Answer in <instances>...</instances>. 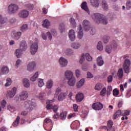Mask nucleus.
<instances>
[{"mask_svg": "<svg viewBox=\"0 0 131 131\" xmlns=\"http://www.w3.org/2000/svg\"><path fill=\"white\" fill-rule=\"evenodd\" d=\"M118 47V44L115 41H112L111 43V48L110 46H107L105 48V52L108 53V54H110L111 53L112 50H116Z\"/></svg>", "mask_w": 131, "mask_h": 131, "instance_id": "20e7f679", "label": "nucleus"}, {"mask_svg": "<svg viewBox=\"0 0 131 131\" xmlns=\"http://www.w3.org/2000/svg\"><path fill=\"white\" fill-rule=\"evenodd\" d=\"M37 42V39H36L35 42H33L31 45L30 52L32 55L35 54L36 52H37V50L38 49V45Z\"/></svg>", "mask_w": 131, "mask_h": 131, "instance_id": "39448f33", "label": "nucleus"}, {"mask_svg": "<svg viewBox=\"0 0 131 131\" xmlns=\"http://www.w3.org/2000/svg\"><path fill=\"white\" fill-rule=\"evenodd\" d=\"M28 98V93L27 91H23L20 94L18 98L20 99V101H24Z\"/></svg>", "mask_w": 131, "mask_h": 131, "instance_id": "1a4fd4ad", "label": "nucleus"}, {"mask_svg": "<svg viewBox=\"0 0 131 131\" xmlns=\"http://www.w3.org/2000/svg\"><path fill=\"white\" fill-rule=\"evenodd\" d=\"M126 8L127 10H129L131 8V3L130 1H128L127 2L126 4Z\"/></svg>", "mask_w": 131, "mask_h": 131, "instance_id": "6e6d98bb", "label": "nucleus"}, {"mask_svg": "<svg viewBox=\"0 0 131 131\" xmlns=\"http://www.w3.org/2000/svg\"><path fill=\"white\" fill-rule=\"evenodd\" d=\"M102 6L103 10H108V4H107V2L106 1L103 0L102 2Z\"/></svg>", "mask_w": 131, "mask_h": 131, "instance_id": "c9c22d12", "label": "nucleus"}, {"mask_svg": "<svg viewBox=\"0 0 131 131\" xmlns=\"http://www.w3.org/2000/svg\"><path fill=\"white\" fill-rule=\"evenodd\" d=\"M25 6L29 9V10H32L34 8L33 4H26Z\"/></svg>", "mask_w": 131, "mask_h": 131, "instance_id": "4d7b16f0", "label": "nucleus"}, {"mask_svg": "<svg viewBox=\"0 0 131 131\" xmlns=\"http://www.w3.org/2000/svg\"><path fill=\"white\" fill-rule=\"evenodd\" d=\"M37 77H38V72L35 73V74L30 78V80L31 81H35Z\"/></svg>", "mask_w": 131, "mask_h": 131, "instance_id": "58836bf2", "label": "nucleus"}, {"mask_svg": "<svg viewBox=\"0 0 131 131\" xmlns=\"http://www.w3.org/2000/svg\"><path fill=\"white\" fill-rule=\"evenodd\" d=\"M92 18L93 20L96 22L97 23H102V24H108V20H107V17L106 16H103L102 14H100V13H95L92 15Z\"/></svg>", "mask_w": 131, "mask_h": 131, "instance_id": "f03ea898", "label": "nucleus"}, {"mask_svg": "<svg viewBox=\"0 0 131 131\" xmlns=\"http://www.w3.org/2000/svg\"><path fill=\"white\" fill-rule=\"evenodd\" d=\"M85 55L84 54H82L81 55V58H80V61H79L80 64H82V63H83V62H84V60H85L84 57H85Z\"/></svg>", "mask_w": 131, "mask_h": 131, "instance_id": "3c124183", "label": "nucleus"}, {"mask_svg": "<svg viewBox=\"0 0 131 131\" xmlns=\"http://www.w3.org/2000/svg\"><path fill=\"white\" fill-rule=\"evenodd\" d=\"M81 9H82V10H84V11L86 12V13H88V14H90V10H89V8L88 7L86 2H84L82 3Z\"/></svg>", "mask_w": 131, "mask_h": 131, "instance_id": "5701e85b", "label": "nucleus"}, {"mask_svg": "<svg viewBox=\"0 0 131 131\" xmlns=\"http://www.w3.org/2000/svg\"><path fill=\"white\" fill-rule=\"evenodd\" d=\"M87 77L88 78H93L94 77V75L91 72L87 73Z\"/></svg>", "mask_w": 131, "mask_h": 131, "instance_id": "69168bd1", "label": "nucleus"}, {"mask_svg": "<svg viewBox=\"0 0 131 131\" xmlns=\"http://www.w3.org/2000/svg\"><path fill=\"white\" fill-rule=\"evenodd\" d=\"M67 96L66 93H61L58 96V101H63L65 99V97Z\"/></svg>", "mask_w": 131, "mask_h": 131, "instance_id": "a878e982", "label": "nucleus"}, {"mask_svg": "<svg viewBox=\"0 0 131 131\" xmlns=\"http://www.w3.org/2000/svg\"><path fill=\"white\" fill-rule=\"evenodd\" d=\"M84 79H81L77 83V88L78 89H79L80 88H81V86H83V85L84 84Z\"/></svg>", "mask_w": 131, "mask_h": 131, "instance_id": "c756f323", "label": "nucleus"}, {"mask_svg": "<svg viewBox=\"0 0 131 131\" xmlns=\"http://www.w3.org/2000/svg\"><path fill=\"white\" fill-rule=\"evenodd\" d=\"M67 115V112L61 113L60 114V119H61L62 120H65V119H66Z\"/></svg>", "mask_w": 131, "mask_h": 131, "instance_id": "4c0bfd02", "label": "nucleus"}, {"mask_svg": "<svg viewBox=\"0 0 131 131\" xmlns=\"http://www.w3.org/2000/svg\"><path fill=\"white\" fill-rule=\"evenodd\" d=\"M22 63V61H21V60L20 59H18L15 63V66L16 67H17V68H18V67H19V66H20L21 65V63Z\"/></svg>", "mask_w": 131, "mask_h": 131, "instance_id": "13d9d810", "label": "nucleus"}, {"mask_svg": "<svg viewBox=\"0 0 131 131\" xmlns=\"http://www.w3.org/2000/svg\"><path fill=\"white\" fill-rule=\"evenodd\" d=\"M112 92V86H108L106 90V95L107 96H110L111 95V92Z\"/></svg>", "mask_w": 131, "mask_h": 131, "instance_id": "37998d69", "label": "nucleus"}, {"mask_svg": "<svg viewBox=\"0 0 131 131\" xmlns=\"http://www.w3.org/2000/svg\"><path fill=\"white\" fill-rule=\"evenodd\" d=\"M131 96V91L128 90L126 95V98H129Z\"/></svg>", "mask_w": 131, "mask_h": 131, "instance_id": "338daca9", "label": "nucleus"}, {"mask_svg": "<svg viewBox=\"0 0 131 131\" xmlns=\"http://www.w3.org/2000/svg\"><path fill=\"white\" fill-rule=\"evenodd\" d=\"M129 67H130V60L126 59L123 64V69L125 73H129Z\"/></svg>", "mask_w": 131, "mask_h": 131, "instance_id": "423d86ee", "label": "nucleus"}, {"mask_svg": "<svg viewBox=\"0 0 131 131\" xmlns=\"http://www.w3.org/2000/svg\"><path fill=\"white\" fill-rule=\"evenodd\" d=\"M6 105H7V101L6 100H3L1 102V106L2 108H5L6 107Z\"/></svg>", "mask_w": 131, "mask_h": 131, "instance_id": "680f3d73", "label": "nucleus"}, {"mask_svg": "<svg viewBox=\"0 0 131 131\" xmlns=\"http://www.w3.org/2000/svg\"><path fill=\"white\" fill-rule=\"evenodd\" d=\"M21 32H12L11 36L14 39H16L18 40V39L21 37Z\"/></svg>", "mask_w": 131, "mask_h": 131, "instance_id": "2eb2a0df", "label": "nucleus"}, {"mask_svg": "<svg viewBox=\"0 0 131 131\" xmlns=\"http://www.w3.org/2000/svg\"><path fill=\"white\" fill-rule=\"evenodd\" d=\"M1 72L0 73V75H3V74H8L9 73V68L6 66H3L1 69Z\"/></svg>", "mask_w": 131, "mask_h": 131, "instance_id": "4be33fe9", "label": "nucleus"}, {"mask_svg": "<svg viewBox=\"0 0 131 131\" xmlns=\"http://www.w3.org/2000/svg\"><path fill=\"white\" fill-rule=\"evenodd\" d=\"M54 102H55L54 100H50L47 101L46 104L47 105L46 106V108L47 110H51V109H53V105L50 103H53Z\"/></svg>", "mask_w": 131, "mask_h": 131, "instance_id": "412c9836", "label": "nucleus"}, {"mask_svg": "<svg viewBox=\"0 0 131 131\" xmlns=\"http://www.w3.org/2000/svg\"><path fill=\"white\" fill-rule=\"evenodd\" d=\"M19 122H20V117L17 116L15 121L13 123V126H17V125L19 124Z\"/></svg>", "mask_w": 131, "mask_h": 131, "instance_id": "ea45409f", "label": "nucleus"}, {"mask_svg": "<svg viewBox=\"0 0 131 131\" xmlns=\"http://www.w3.org/2000/svg\"><path fill=\"white\" fill-rule=\"evenodd\" d=\"M8 18L7 17H3L1 16V18L0 19V23L1 25H7L8 24Z\"/></svg>", "mask_w": 131, "mask_h": 131, "instance_id": "393cba45", "label": "nucleus"}, {"mask_svg": "<svg viewBox=\"0 0 131 131\" xmlns=\"http://www.w3.org/2000/svg\"><path fill=\"white\" fill-rule=\"evenodd\" d=\"M78 37L80 39L82 38V36H83V32H82V27L81 25H79L78 27Z\"/></svg>", "mask_w": 131, "mask_h": 131, "instance_id": "6ab92c4d", "label": "nucleus"}, {"mask_svg": "<svg viewBox=\"0 0 131 131\" xmlns=\"http://www.w3.org/2000/svg\"><path fill=\"white\" fill-rule=\"evenodd\" d=\"M18 15L20 18H27L28 16L29 15V11L27 10H23L19 12Z\"/></svg>", "mask_w": 131, "mask_h": 131, "instance_id": "f8f14e48", "label": "nucleus"}, {"mask_svg": "<svg viewBox=\"0 0 131 131\" xmlns=\"http://www.w3.org/2000/svg\"><path fill=\"white\" fill-rule=\"evenodd\" d=\"M58 108L59 107H58V106L53 105V106L52 107V110H53V112H54L55 113H56L58 111Z\"/></svg>", "mask_w": 131, "mask_h": 131, "instance_id": "052dcab7", "label": "nucleus"}, {"mask_svg": "<svg viewBox=\"0 0 131 131\" xmlns=\"http://www.w3.org/2000/svg\"><path fill=\"white\" fill-rule=\"evenodd\" d=\"M51 25V23L48 19H45L43 21L42 26L44 27L45 28H49L50 26Z\"/></svg>", "mask_w": 131, "mask_h": 131, "instance_id": "c85d7f7f", "label": "nucleus"}, {"mask_svg": "<svg viewBox=\"0 0 131 131\" xmlns=\"http://www.w3.org/2000/svg\"><path fill=\"white\" fill-rule=\"evenodd\" d=\"M113 125V121H112V120H108V121L107 122V127H108L109 128H111Z\"/></svg>", "mask_w": 131, "mask_h": 131, "instance_id": "864d4df0", "label": "nucleus"}, {"mask_svg": "<svg viewBox=\"0 0 131 131\" xmlns=\"http://www.w3.org/2000/svg\"><path fill=\"white\" fill-rule=\"evenodd\" d=\"M59 61L61 67H66V66H67V64H68V61L64 57H60Z\"/></svg>", "mask_w": 131, "mask_h": 131, "instance_id": "4468645a", "label": "nucleus"}, {"mask_svg": "<svg viewBox=\"0 0 131 131\" xmlns=\"http://www.w3.org/2000/svg\"><path fill=\"white\" fill-rule=\"evenodd\" d=\"M27 49V44L26 41L23 40L20 43V49H17L15 52V55L17 58L21 57V54H22L23 51H26Z\"/></svg>", "mask_w": 131, "mask_h": 131, "instance_id": "7ed1b4c3", "label": "nucleus"}, {"mask_svg": "<svg viewBox=\"0 0 131 131\" xmlns=\"http://www.w3.org/2000/svg\"><path fill=\"white\" fill-rule=\"evenodd\" d=\"M46 86L47 89H51V88H53V80H49L47 82Z\"/></svg>", "mask_w": 131, "mask_h": 131, "instance_id": "72a5a7b5", "label": "nucleus"}, {"mask_svg": "<svg viewBox=\"0 0 131 131\" xmlns=\"http://www.w3.org/2000/svg\"><path fill=\"white\" fill-rule=\"evenodd\" d=\"M69 37L71 41H73L75 40V32L74 30H71L69 31Z\"/></svg>", "mask_w": 131, "mask_h": 131, "instance_id": "dca6fc26", "label": "nucleus"}, {"mask_svg": "<svg viewBox=\"0 0 131 131\" xmlns=\"http://www.w3.org/2000/svg\"><path fill=\"white\" fill-rule=\"evenodd\" d=\"M85 58L87 61H91L92 60H93V57L91 56V55H90L89 53H87L85 54Z\"/></svg>", "mask_w": 131, "mask_h": 131, "instance_id": "de8ad7c7", "label": "nucleus"}, {"mask_svg": "<svg viewBox=\"0 0 131 131\" xmlns=\"http://www.w3.org/2000/svg\"><path fill=\"white\" fill-rule=\"evenodd\" d=\"M36 66V63L34 61L30 62L27 66V70L28 71H33L34 67Z\"/></svg>", "mask_w": 131, "mask_h": 131, "instance_id": "ddd939ff", "label": "nucleus"}, {"mask_svg": "<svg viewBox=\"0 0 131 131\" xmlns=\"http://www.w3.org/2000/svg\"><path fill=\"white\" fill-rule=\"evenodd\" d=\"M83 28L85 31H89L91 27L90 21L88 20H84L82 23Z\"/></svg>", "mask_w": 131, "mask_h": 131, "instance_id": "9b49d317", "label": "nucleus"}, {"mask_svg": "<svg viewBox=\"0 0 131 131\" xmlns=\"http://www.w3.org/2000/svg\"><path fill=\"white\" fill-rule=\"evenodd\" d=\"M97 49H98L99 51H102L103 50V45L101 41L98 42L97 46Z\"/></svg>", "mask_w": 131, "mask_h": 131, "instance_id": "a18cd8bd", "label": "nucleus"}, {"mask_svg": "<svg viewBox=\"0 0 131 131\" xmlns=\"http://www.w3.org/2000/svg\"><path fill=\"white\" fill-rule=\"evenodd\" d=\"M45 124L52 125V120H51L50 119H46L45 120Z\"/></svg>", "mask_w": 131, "mask_h": 131, "instance_id": "5fc2aeb1", "label": "nucleus"}, {"mask_svg": "<svg viewBox=\"0 0 131 131\" xmlns=\"http://www.w3.org/2000/svg\"><path fill=\"white\" fill-rule=\"evenodd\" d=\"M93 109L94 110H102L103 109V105L100 102L94 103L92 106Z\"/></svg>", "mask_w": 131, "mask_h": 131, "instance_id": "9d476101", "label": "nucleus"}, {"mask_svg": "<svg viewBox=\"0 0 131 131\" xmlns=\"http://www.w3.org/2000/svg\"><path fill=\"white\" fill-rule=\"evenodd\" d=\"M74 111L77 112L78 111V106L77 104H73Z\"/></svg>", "mask_w": 131, "mask_h": 131, "instance_id": "0e129e2a", "label": "nucleus"}, {"mask_svg": "<svg viewBox=\"0 0 131 131\" xmlns=\"http://www.w3.org/2000/svg\"><path fill=\"white\" fill-rule=\"evenodd\" d=\"M130 113L129 110H124L122 111V115L123 116H126V115H129Z\"/></svg>", "mask_w": 131, "mask_h": 131, "instance_id": "49530a36", "label": "nucleus"}, {"mask_svg": "<svg viewBox=\"0 0 131 131\" xmlns=\"http://www.w3.org/2000/svg\"><path fill=\"white\" fill-rule=\"evenodd\" d=\"M68 84L70 86H74L75 85V82H76V80L75 78L73 77L71 78L70 79H68Z\"/></svg>", "mask_w": 131, "mask_h": 131, "instance_id": "f3484780", "label": "nucleus"}, {"mask_svg": "<svg viewBox=\"0 0 131 131\" xmlns=\"http://www.w3.org/2000/svg\"><path fill=\"white\" fill-rule=\"evenodd\" d=\"M83 98H84V96L82 93H79L76 96L77 102H81L83 100Z\"/></svg>", "mask_w": 131, "mask_h": 131, "instance_id": "aec40b11", "label": "nucleus"}, {"mask_svg": "<svg viewBox=\"0 0 131 131\" xmlns=\"http://www.w3.org/2000/svg\"><path fill=\"white\" fill-rule=\"evenodd\" d=\"M113 94L115 96H118V95H119V91L116 89H115L113 91Z\"/></svg>", "mask_w": 131, "mask_h": 131, "instance_id": "603ef678", "label": "nucleus"}, {"mask_svg": "<svg viewBox=\"0 0 131 131\" xmlns=\"http://www.w3.org/2000/svg\"><path fill=\"white\" fill-rule=\"evenodd\" d=\"M12 84V79L10 78H7L6 79V83L5 84V86H10Z\"/></svg>", "mask_w": 131, "mask_h": 131, "instance_id": "79ce46f5", "label": "nucleus"}, {"mask_svg": "<svg viewBox=\"0 0 131 131\" xmlns=\"http://www.w3.org/2000/svg\"><path fill=\"white\" fill-rule=\"evenodd\" d=\"M75 73L77 77H78L80 75V71L79 70H76Z\"/></svg>", "mask_w": 131, "mask_h": 131, "instance_id": "774afa93", "label": "nucleus"}, {"mask_svg": "<svg viewBox=\"0 0 131 131\" xmlns=\"http://www.w3.org/2000/svg\"><path fill=\"white\" fill-rule=\"evenodd\" d=\"M106 92H107V89H106V88H103L100 91V96H102V97H104V96H106V94H107Z\"/></svg>", "mask_w": 131, "mask_h": 131, "instance_id": "e433bc0d", "label": "nucleus"}, {"mask_svg": "<svg viewBox=\"0 0 131 131\" xmlns=\"http://www.w3.org/2000/svg\"><path fill=\"white\" fill-rule=\"evenodd\" d=\"M117 76L120 79L123 77V70L122 68L119 69L118 71Z\"/></svg>", "mask_w": 131, "mask_h": 131, "instance_id": "2f4dec72", "label": "nucleus"}, {"mask_svg": "<svg viewBox=\"0 0 131 131\" xmlns=\"http://www.w3.org/2000/svg\"><path fill=\"white\" fill-rule=\"evenodd\" d=\"M102 89H103V84L101 83H97L94 88L95 91H101Z\"/></svg>", "mask_w": 131, "mask_h": 131, "instance_id": "cd10ccee", "label": "nucleus"}, {"mask_svg": "<svg viewBox=\"0 0 131 131\" xmlns=\"http://www.w3.org/2000/svg\"><path fill=\"white\" fill-rule=\"evenodd\" d=\"M27 29H28V25L27 24L23 25L20 27V30H21V31H25L26 30H27Z\"/></svg>", "mask_w": 131, "mask_h": 131, "instance_id": "09e8293b", "label": "nucleus"}, {"mask_svg": "<svg viewBox=\"0 0 131 131\" xmlns=\"http://www.w3.org/2000/svg\"><path fill=\"white\" fill-rule=\"evenodd\" d=\"M70 22L71 23V25L74 27H76V23L75 22V19L74 18L71 17L70 19Z\"/></svg>", "mask_w": 131, "mask_h": 131, "instance_id": "c03bdc74", "label": "nucleus"}, {"mask_svg": "<svg viewBox=\"0 0 131 131\" xmlns=\"http://www.w3.org/2000/svg\"><path fill=\"white\" fill-rule=\"evenodd\" d=\"M23 83L25 88H29V86H30V83H29V80L27 78H25L24 79Z\"/></svg>", "mask_w": 131, "mask_h": 131, "instance_id": "7c9ffc66", "label": "nucleus"}, {"mask_svg": "<svg viewBox=\"0 0 131 131\" xmlns=\"http://www.w3.org/2000/svg\"><path fill=\"white\" fill-rule=\"evenodd\" d=\"M81 46V45L79 43H74L72 44L71 47L73 48V49L77 50V49H79L80 48Z\"/></svg>", "mask_w": 131, "mask_h": 131, "instance_id": "f704fd0d", "label": "nucleus"}, {"mask_svg": "<svg viewBox=\"0 0 131 131\" xmlns=\"http://www.w3.org/2000/svg\"><path fill=\"white\" fill-rule=\"evenodd\" d=\"M23 106L24 108H26V111H23L21 113V115L23 116H26V115L28 114L29 111H32V110L35 106H36V104L31 101H28L25 102L24 105Z\"/></svg>", "mask_w": 131, "mask_h": 131, "instance_id": "f257e3e1", "label": "nucleus"}, {"mask_svg": "<svg viewBox=\"0 0 131 131\" xmlns=\"http://www.w3.org/2000/svg\"><path fill=\"white\" fill-rule=\"evenodd\" d=\"M17 93V88L14 87L12 88L11 91H8L7 92V97L10 99H12V98H14L15 95Z\"/></svg>", "mask_w": 131, "mask_h": 131, "instance_id": "6e6552de", "label": "nucleus"}, {"mask_svg": "<svg viewBox=\"0 0 131 131\" xmlns=\"http://www.w3.org/2000/svg\"><path fill=\"white\" fill-rule=\"evenodd\" d=\"M64 76L66 79H70V78H73V73L71 71H66L64 73Z\"/></svg>", "mask_w": 131, "mask_h": 131, "instance_id": "a211bd4d", "label": "nucleus"}, {"mask_svg": "<svg viewBox=\"0 0 131 131\" xmlns=\"http://www.w3.org/2000/svg\"><path fill=\"white\" fill-rule=\"evenodd\" d=\"M44 84L45 83L43 82V79L40 78L38 79V85L39 88H41V86H43Z\"/></svg>", "mask_w": 131, "mask_h": 131, "instance_id": "a19ab883", "label": "nucleus"}, {"mask_svg": "<svg viewBox=\"0 0 131 131\" xmlns=\"http://www.w3.org/2000/svg\"><path fill=\"white\" fill-rule=\"evenodd\" d=\"M113 81V76L110 75L107 77V82H112Z\"/></svg>", "mask_w": 131, "mask_h": 131, "instance_id": "e2e57ef3", "label": "nucleus"}, {"mask_svg": "<svg viewBox=\"0 0 131 131\" xmlns=\"http://www.w3.org/2000/svg\"><path fill=\"white\" fill-rule=\"evenodd\" d=\"M19 10V7L16 4H11L8 7V13L9 14H15Z\"/></svg>", "mask_w": 131, "mask_h": 131, "instance_id": "0eeeda50", "label": "nucleus"}, {"mask_svg": "<svg viewBox=\"0 0 131 131\" xmlns=\"http://www.w3.org/2000/svg\"><path fill=\"white\" fill-rule=\"evenodd\" d=\"M109 38H110V37H109V36H104L102 38V40H103V42H104L105 43H107L108 42V41H109Z\"/></svg>", "mask_w": 131, "mask_h": 131, "instance_id": "8fccbe9b", "label": "nucleus"}, {"mask_svg": "<svg viewBox=\"0 0 131 131\" xmlns=\"http://www.w3.org/2000/svg\"><path fill=\"white\" fill-rule=\"evenodd\" d=\"M119 115H122V112L121 110H118L113 116V119H116V118H118Z\"/></svg>", "mask_w": 131, "mask_h": 131, "instance_id": "bb28decb", "label": "nucleus"}, {"mask_svg": "<svg viewBox=\"0 0 131 131\" xmlns=\"http://www.w3.org/2000/svg\"><path fill=\"white\" fill-rule=\"evenodd\" d=\"M90 3L94 8H99V0H91Z\"/></svg>", "mask_w": 131, "mask_h": 131, "instance_id": "b1692460", "label": "nucleus"}, {"mask_svg": "<svg viewBox=\"0 0 131 131\" xmlns=\"http://www.w3.org/2000/svg\"><path fill=\"white\" fill-rule=\"evenodd\" d=\"M97 62L98 66H103L104 64V61H103V58L101 56L97 58Z\"/></svg>", "mask_w": 131, "mask_h": 131, "instance_id": "473e14b6", "label": "nucleus"}, {"mask_svg": "<svg viewBox=\"0 0 131 131\" xmlns=\"http://www.w3.org/2000/svg\"><path fill=\"white\" fill-rule=\"evenodd\" d=\"M73 53V51H72L71 49H67L66 51V54H67V55H70V56L72 55Z\"/></svg>", "mask_w": 131, "mask_h": 131, "instance_id": "bf43d9fd", "label": "nucleus"}]
</instances>
